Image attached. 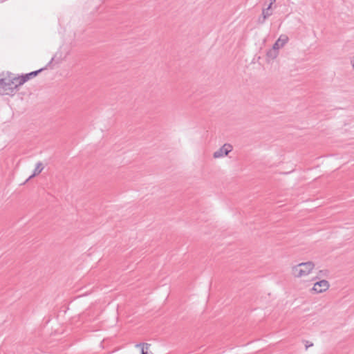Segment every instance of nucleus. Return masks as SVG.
<instances>
[{
	"label": "nucleus",
	"mask_w": 354,
	"mask_h": 354,
	"mask_svg": "<svg viewBox=\"0 0 354 354\" xmlns=\"http://www.w3.org/2000/svg\"><path fill=\"white\" fill-rule=\"evenodd\" d=\"M17 88L16 78L12 73L0 75V94L11 95Z\"/></svg>",
	"instance_id": "nucleus-1"
},
{
	"label": "nucleus",
	"mask_w": 354,
	"mask_h": 354,
	"mask_svg": "<svg viewBox=\"0 0 354 354\" xmlns=\"http://www.w3.org/2000/svg\"><path fill=\"white\" fill-rule=\"evenodd\" d=\"M315 268L313 261L302 262L292 267L291 273L296 278L308 275Z\"/></svg>",
	"instance_id": "nucleus-2"
},
{
	"label": "nucleus",
	"mask_w": 354,
	"mask_h": 354,
	"mask_svg": "<svg viewBox=\"0 0 354 354\" xmlns=\"http://www.w3.org/2000/svg\"><path fill=\"white\" fill-rule=\"evenodd\" d=\"M44 69H45V68H40L39 70H37V71H32V72H30L28 73L21 75V76L15 77L17 86L19 87V86H21L28 80L36 77L39 73H40Z\"/></svg>",
	"instance_id": "nucleus-3"
},
{
	"label": "nucleus",
	"mask_w": 354,
	"mask_h": 354,
	"mask_svg": "<svg viewBox=\"0 0 354 354\" xmlns=\"http://www.w3.org/2000/svg\"><path fill=\"white\" fill-rule=\"evenodd\" d=\"M233 149V147L231 144L225 143L218 150L214 152L213 157L214 158H223L228 155Z\"/></svg>",
	"instance_id": "nucleus-4"
},
{
	"label": "nucleus",
	"mask_w": 354,
	"mask_h": 354,
	"mask_svg": "<svg viewBox=\"0 0 354 354\" xmlns=\"http://www.w3.org/2000/svg\"><path fill=\"white\" fill-rule=\"evenodd\" d=\"M329 283L325 279L320 280L315 283L312 290L316 293H322L326 291L329 288Z\"/></svg>",
	"instance_id": "nucleus-5"
},
{
	"label": "nucleus",
	"mask_w": 354,
	"mask_h": 354,
	"mask_svg": "<svg viewBox=\"0 0 354 354\" xmlns=\"http://www.w3.org/2000/svg\"><path fill=\"white\" fill-rule=\"evenodd\" d=\"M288 40L289 38L287 35H281L272 47L279 51L280 48H283L288 43Z\"/></svg>",
	"instance_id": "nucleus-6"
},
{
	"label": "nucleus",
	"mask_w": 354,
	"mask_h": 354,
	"mask_svg": "<svg viewBox=\"0 0 354 354\" xmlns=\"http://www.w3.org/2000/svg\"><path fill=\"white\" fill-rule=\"evenodd\" d=\"M279 55V51L274 48L273 47L271 49H269L266 53V59L267 62H270L275 59Z\"/></svg>",
	"instance_id": "nucleus-7"
},
{
	"label": "nucleus",
	"mask_w": 354,
	"mask_h": 354,
	"mask_svg": "<svg viewBox=\"0 0 354 354\" xmlns=\"http://www.w3.org/2000/svg\"><path fill=\"white\" fill-rule=\"evenodd\" d=\"M43 169H44V167L42 166V163L41 162H38L36 165V167L34 170L33 174L29 176V178L26 180V181L29 180L30 178H33L36 175H38L39 174H40L42 171Z\"/></svg>",
	"instance_id": "nucleus-8"
},
{
	"label": "nucleus",
	"mask_w": 354,
	"mask_h": 354,
	"mask_svg": "<svg viewBox=\"0 0 354 354\" xmlns=\"http://www.w3.org/2000/svg\"><path fill=\"white\" fill-rule=\"evenodd\" d=\"M150 346L151 344L148 343H140L136 345V347L141 348V354H148L147 351L149 350Z\"/></svg>",
	"instance_id": "nucleus-9"
},
{
	"label": "nucleus",
	"mask_w": 354,
	"mask_h": 354,
	"mask_svg": "<svg viewBox=\"0 0 354 354\" xmlns=\"http://www.w3.org/2000/svg\"><path fill=\"white\" fill-rule=\"evenodd\" d=\"M270 9V5H268V8L263 9L262 15L263 17V19H266L268 17H270L272 15Z\"/></svg>",
	"instance_id": "nucleus-10"
},
{
	"label": "nucleus",
	"mask_w": 354,
	"mask_h": 354,
	"mask_svg": "<svg viewBox=\"0 0 354 354\" xmlns=\"http://www.w3.org/2000/svg\"><path fill=\"white\" fill-rule=\"evenodd\" d=\"M328 272L326 270H320L319 274L321 276H326L328 274Z\"/></svg>",
	"instance_id": "nucleus-11"
},
{
	"label": "nucleus",
	"mask_w": 354,
	"mask_h": 354,
	"mask_svg": "<svg viewBox=\"0 0 354 354\" xmlns=\"http://www.w3.org/2000/svg\"><path fill=\"white\" fill-rule=\"evenodd\" d=\"M266 19H263V15H261L259 19H258V22L259 24H263L265 22Z\"/></svg>",
	"instance_id": "nucleus-12"
},
{
	"label": "nucleus",
	"mask_w": 354,
	"mask_h": 354,
	"mask_svg": "<svg viewBox=\"0 0 354 354\" xmlns=\"http://www.w3.org/2000/svg\"><path fill=\"white\" fill-rule=\"evenodd\" d=\"M313 343L309 344L308 342H306V349H307L310 346H313Z\"/></svg>",
	"instance_id": "nucleus-13"
},
{
	"label": "nucleus",
	"mask_w": 354,
	"mask_h": 354,
	"mask_svg": "<svg viewBox=\"0 0 354 354\" xmlns=\"http://www.w3.org/2000/svg\"><path fill=\"white\" fill-rule=\"evenodd\" d=\"M351 62L353 68H354V57L352 58Z\"/></svg>",
	"instance_id": "nucleus-14"
},
{
	"label": "nucleus",
	"mask_w": 354,
	"mask_h": 354,
	"mask_svg": "<svg viewBox=\"0 0 354 354\" xmlns=\"http://www.w3.org/2000/svg\"><path fill=\"white\" fill-rule=\"evenodd\" d=\"M276 0H270V3L269 5H270V7H272V5L275 2Z\"/></svg>",
	"instance_id": "nucleus-15"
},
{
	"label": "nucleus",
	"mask_w": 354,
	"mask_h": 354,
	"mask_svg": "<svg viewBox=\"0 0 354 354\" xmlns=\"http://www.w3.org/2000/svg\"><path fill=\"white\" fill-rule=\"evenodd\" d=\"M5 0H1V2H3Z\"/></svg>",
	"instance_id": "nucleus-16"
}]
</instances>
